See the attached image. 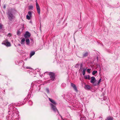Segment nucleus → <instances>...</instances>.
<instances>
[{"instance_id": "42", "label": "nucleus", "mask_w": 120, "mask_h": 120, "mask_svg": "<svg viewBox=\"0 0 120 120\" xmlns=\"http://www.w3.org/2000/svg\"><path fill=\"white\" fill-rule=\"evenodd\" d=\"M103 95H104V93H103Z\"/></svg>"}, {"instance_id": "15", "label": "nucleus", "mask_w": 120, "mask_h": 120, "mask_svg": "<svg viewBox=\"0 0 120 120\" xmlns=\"http://www.w3.org/2000/svg\"><path fill=\"white\" fill-rule=\"evenodd\" d=\"M14 108V107L13 106L12 104H11L9 105V109L10 110H12Z\"/></svg>"}, {"instance_id": "28", "label": "nucleus", "mask_w": 120, "mask_h": 120, "mask_svg": "<svg viewBox=\"0 0 120 120\" xmlns=\"http://www.w3.org/2000/svg\"><path fill=\"white\" fill-rule=\"evenodd\" d=\"M46 90L47 93L49 94V89L48 88H47L46 89Z\"/></svg>"}, {"instance_id": "35", "label": "nucleus", "mask_w": 120, "mask_h": 120, "mask_svg": "<svg viewBox=\"0 0 120 120\" xmlns=\"http://www.w3.org/2000/svg\"><path fill=\"white\" fill-rule=\"evenodd\" d=\"M8 35H9V36H11V34L10 33H9L8 34Z\"/></svg>"}, {"instance_id": "4", "label": "nucleus", "mask_w": 120, "mask_h": 120, "mask_svg": "<svg viewBox=\"0 0 120 120\" xmlns=\"http://www.w3.org/2000/svg\"><path fill=\"white\" fill-rule=\"evenodd\" d=\"M91 80L90 82L92 83L93 85L94 86V84L96 82V80L95 77L94 76H92L91 78Z\"/></svg>"}, {"instance_id": "41", "label": "nucleus", "mask_w": 120, "mask_h": 120, "mask_svg": "<svg viewBox=\"0 0 120 120\" xmlns=\"http://www.w3.org/2000/svg\"><path fill=\"white\" fill-rule=\"evenodd\" d=\"M48 72H45V73H48Z\"/></svg>"}, {"instance_id": "26", "label": "nucleus", "mask_w": 120, "mask_h": 120, "mask_svg": "<svg viewBox=\"0 0 120 120\" xmlns=\"http://www.w3.org/2000/svg\"><path fill=\"white\" fill-rule=\"evenodd\" d=\"M33 102L31 101H29L28 102V104L30 105H31L32 104Z\"/></svg>"}, {"instance_id": "21", "label": "nucleus", "mask_w": 120, "mask_h": 120, "mask_svg": "<svg viewBox=\"0 0 120 120\" xmlns=\"http://www.w3.org/2000/svg\"><path fill=\"white\" fill-rule=\"evenodd\" d=\"M97 72V71H94L92 73V75H94Z\"/></svg>"}, {"instance_id": "7", "label": "nucleus", "mask_w": 120, "mask_h": 120, "mask_svg": "<svg viewBox=\"0 0 120 120\" xmlns=\"http://www.w3.org/2000/svg\"><path fill=\"white\" fill-rule=\"evenodd\" d=\"M71 86L73 88L74 90L76 92L78 91L76 85L72 83H71Z\"/></svg>"}, {"instance_id": "39", "label": "nucleus", "mask_w": 120, "mask_h": 120, "mask_svg": "<svg viewBox=\"0 0 120 120\" xmlns=\"http://www.w3.org/2000/svg\"><path fill=\"white\" fill-rule=\"evenodd\" d=\"M97 60H98V57H97Z\"/></svg>"}, {"instance_id": "13", "label": "nucleus", "mask_w": 120, "mask_h": 120, "mask_svg": "<svg viewBox=\"0 0 120 120\" xmlns=\"http://www.w3.org/2000/svg\"><path fill=\"white\" fill-rule=\"evenodd\" d=\"M26 44L27 45H29L30 43V41L29 39L28 38L26 39Z\"/></svg>"}, {"instance_id": "12", "label": "nucleus", "mask_w": 120, "mask_h": 120, "mask_svg": "<svg viewBox=\"0 0 120 120\" xmlns=\"http://www.w3.org/2000/svg\"><path fill=\"white\" fill-rule=\"evenodd\" d=\"M49 99L50 101L54 105H56V103L54 100L50 98H49Z\"/></svg>"}, {"instance_id": "33", "label": "nucleus", "mask_w": 120, "mask_h": 120, "mask_svg": "<svg viewBox=\"0 0 120 120\" xmlns=\"http://www.w3.org/2000/svg\"><path fill=\"white\" fill-rule=\"evenodd\" d=\"M6 5L5 4H4L3 7V8H4L5 9L6 8Z\"/></svg>"}, {"instance_id": "1", "label": "nucleus", "mask_w": 120, "mask_h": 120, "mask_svg": "<svg viewBox=\"0 0 120 120\" xmlns=\"http://www.w3.org/2000/svg\"><path fill=\"white\" fill-rule=\"evenodd\" d=\"M15 11L14 9H11L8 10L7 13L8 19L10 21L15 20V17L14 16Z\"/></svg>"}, {"instance_id": "2", "label": "nucleus", "mask_w": 120, "mask_h": 120, "mask_svg": "<svg viewBox=\"0 0 120 120\" xmlns=\"http://www.w3.org/2000/svg\"><path fill=\"white\" fill-rule=\"evenodd\" d=\"M50 80L52 81H54L55 79V74L53 72H49V73Z\"/></svg>"}, {"instance_id": "36", "label": "nucleus", "mask_w": 120, "mask_h": 120, "mask_svg": "<svg viewBox=\"0 0 120 120\" xmlns=\"http://www.w3.org/2000/svg\"><path fill=\"white\" fill-rule=\"evenodd\" d=\"M62 85H64V86H66V84L64 83H63L62 84Z\"/></svg>"}, {"instance_id": "34", "label": "nucleus", "mask_w": 120, "mask_h": 120, "mask_svg": "<svg viewBox=\"0 0 120 120\" xmlns=\"http://www.w3.org/2000/svg\"><path fill=\"white\" fill-rule=\"evenodd\" d=\"M82 64H81V65H80V67H80V69H81L82 68Z\"/></svg>"}, {"instance_id": "8", "label": "nucleus", "mask_w": 120, "mask_h": 120, "mask_svg": "<svg viewBox=\"0 0 120 120\" xmlns=\"http://www.w3.org/2000/svg\"><path fill=\"white\" fill-rule=\"evenodd\" d=\"M2 44H4V45L7 46H10L11 45L10 43L7 41H6L2 43Z\"/></svg>"}, {"instance_id": "43", "label": "nucleus", "mask_w": 120, "mask_h": 120, "mask_svg": "<svg viewBox=\"0 0 120 120\" xmlns=\"http://www.w3.org/2000/svg\"><path fill=\"white\" fill-rule=\"evenodd\" d=\"M57 116H58V115H57Z\"/></svg>"}, {"instance_id": "16", "label": "nucleus", "mask_w": 120, "mask_h": 120, "mask_svg": "<svg viewBox=\"0 0 120 120\" xmlns=\"http://www.w3.org/2000/svg\"><path fill=\"white\" fill-rule=\"evenodd\" d=\"M35 53V52L34 51H31L30 53V57H31L33 56L34 55Z\"/></svg>"}, {"instance_id": "3", "label": "nucleus", "mask_w": 120, "mask_h": 120, "mask_svg": "<svg viewBox=\"0 0 120 120\" xmlns=\"http://www.w3.org/2000/svg\"><path fill=\"white\" fill-rule=\"evenodd\" d=\"M50 106L52 110H53L54 112H56L57 111L58 114H59V111L57 109V108L55 105H54L53 104L50 103Z\"/></svg>"}, {"instance_id": "24", "label": "nucleus", "mask_w": 120, "mask_h": 120, "mask_svg": "<svg viewBox=\"0 0 120 120\" xmlns=\"http://www.w3.org/2000/svg\"><path fill=\"white\" fill-rule=\"evenodd\" d=\"M33 7L32 6L30 5L29 6V10H33Z\"/></svg>"}, {"instance_id": "6", "label": "nucleus", "mask_w": 120, "mask_h": 120, "mask_svg": "<svg viewBox=\"0 0 120 120\" xmlns=\"http://www.w3.org/2000/svg\"><path fill=\"white\" fill-rule=\"evenodd\" d=\"M31 35L30 34L28 31H26L24 34V37L26 38H29Z\"/></svg>"}, {"instance_id": "11", "label": "nucleus", "mask_w": 120, "mask_h": 120, "mask_svg": "<svg viewBox=\"0 0 120 120\" xmlns=\"http://www.w3.org/2000/svg\"><path fill=\"white\" fill-rule=\"evenodd\" d=\"M91 88V86L88 85H85L84 87V88L85 89L88 90Z\"/></svg>"}, {"instance_id": "5", "label": "nucleus", "mask_w": 120, "mask_h": 120, "mask_svg": "<svg viewBox=\"0 0 120 120\" xmlns=\"http://www.w3.org/2000/svg\"><path fill=\"white\" fill-rule=\"evenodd\" d=\"M36 5L38 13L39 14H40V8L38 3L37 1L36 2Z\"/></svg>"}, {"instance_id": "27", "label": "nucleus", "mask_w": 120, "mask_h": 120, "mask_svg": "<svg viewBox=\"0 0 120 120\" xmlns=\"http://www.w3.org/2000/svg\"><path fill=\"white\" fill-rule=\"evenodd\" d=\"M79 65V64H76L75 65V67L76 68H78Z\"/></svg>"}, {"instance_id": "31", "label": "nucleus", "mask_w": 120, "mask_h": 120, "mask_svg": "<svg viewBox=\"0 0 120 120\" xmlns=\"http://www.w3.org/2000/svg\"><path fill=\"white\" fill-rule=\"evenodd\" d=\"M3 27V25L0 23V30L2 29Z\"/></svg>"}, {"instance_id": "32", "label": "nucleus", "mask_w": 120, "mask_h": 120, "mask_svg": "<svg viewBox=\"0 0 120 120\" xmlns=\"http://www.w3.org/2000/svg\"><path fill=\"white\" fill-rule=\"evenodd\" d=\"M20 32L19 31H18L17 32V34L18 35H20Z\"/></svg>"}, {"instance_id": "40", "label": "nucleus", "mask_w": 120, "mask_h": 120, "mask_svg": "<svg viewBox=\"0 0 120 120\" xmlns=\"http://www.w3.org/2000/svg\"><path fill=\"white\" fill-rule=\"evenodd\" d=\"M30 23H32V21H30Z\"/></svg>"}, {"instance_id": "25", "label": "nucleus", "mask_w": 120, "mask_h": 120, "mask_svg": "<svg viewBox=\"0 0 120 120\" xmlns=\"http://www.w3.org/2000/svg\"><path fill=\"white\" fill-rule=\"evenodd\" d=\"M31 17L28 15H27L26 16V18L28 20H30V18Z\"/></svg>"}, {"instance_id": "20", "label": "nucleus", "mask_w": 120, "mask_h": 120, "mask_svg": "<svg viewBox=\"0 0 120 120\" xmlns=\"http://www.w3.org/2000/svg\"><path fill=\"white\" fill-rule=\"evenodd\" d=\"M86 70V69H83L82 71V74L83 75H84L85 74Z\"/></svg>"}, {"instance_id": "37", "label": "nucleus", "mask_w": 120, "mask_h": 120, "mask_svg": "<svg viewBox=\"0 0 120 120\" xmlns=\"http://www.w3.org/2000/svg\"><path fill=\"white\" fill-rule=\"evenodd\" d=\"M26 68H30L29 67H27Z\"/></svg>"}, {"instance_id": "23", "label": "nucleus", "mask_w": 120, "mask_h": 120, "mask_svg": "<svg viewBox=\"0 0 120 120\" xmlns=\"http://www.w3.org/2000/svg\"><path fill=\"white\" fill-rule=\"evenodd\" d=\"M80 120H86V118L85 117H80Z\"/></svg>"}, {"instance_id": "14", "label": "nucleus", "mask_w": 120, "mask_h": 120, "mask_svg": "<svg viewBox=\"0 0 120 120\" xmlns=\"http://www.w3.org/2000/svg\"><path fill=\"white\" fill-rule=\"evenodd\" d=\"M113 119L112 117L109 116L107 117L106 119H105V120H113Z\"/></svg>"}, {"instance_id": "10", "label": "nucleus", "mask_w": 120, "mask_h": 120, "mask_svg": "<svg viewBox=\"0 0 120 120\" xmlns=\"http://www.w3.org/2000/svg\"><path fill=\"white\" fill-rule=\"evenodd\" d=\"M101 78L99 80L98 82L96 81V82L94 84V86H98V85L99 83L101 82Z\"/></svg>"}, {"instance_id": "19", "label": "nucleus", "mask_w": 120, "mask_h": 120, "mask_svg": "<svg viewBox=\"0 0 120 120\" xmlns=\"http://www.w3.org/2000/svg\"><path fill=\"white\" fill-rule=\"evenodd\" d=\"M85 79H88L90 80V76L89 75H86L85 76Z\"/></svg>"}, {"instance_id": "9", "label": "nucleus", "mask_w": 120, "mask_h": 120, "mask_svg": "<svg viewBox=\"0 0 120 120\" xmlns=\"http://www.w3.org/2000/svg\"><path fill=\"white\" fill-rule=\"evenodd\" d=\"M8 114L9 115H8V116L9 117L11 118L12 117H13L14 116L13 113H11L10 111H8Z\"/></svg>"}, {"instance_id": "30", "label": "nucleus", "mask_w": 120, "mask_h": 120, "mask_svg": "<svg viewBox=\"0 0 120 120\" xmlns=\"http://www.w3.org/2000/svg\"><path fill=\"white\" fill-rule=\"evenodd\" d=\"M107 97L106 96H104L103 97V99L104 100H105L107 99Z\"/></svg>"}, {"instance_id": "38", "label": "nucleus", "mask_w": 120, "mask_h": 120, "mask_svg": "<svg viewBox=\"0 0 120 120\" xmlns=\"http://www.w3.org/2000/svg\"><path fill=\"white\" fill-rule=\"evenodd\" d=\"M18 45L19 46H21V45L20 44H18Z\"/></svg>"}, {"instance_id": "17", "label": "nucleus", "mask_w": 120, "mask_h": 120, "mask_svg": "<svg viewBox=\"0 0 120 120\" xmlns=\"http://www.w3.org/2000/svg\"><path fill=\"white\" fill-rule=\"evenodd\" d=\"M88 55V52H86L83 55V57H86Z\"/></svg>"}, {"instance_id": "22", "label": "nucleus", "mask_w": 120, "mask_h": 120, "mask_svg": "<svg viewBox=\"0 0 120 120\" xmlns=\"http://www.w3.org/2000/svg\"><path fill=\"white\" fill-rule=\"evenodd\" d=\"M28 14L29 15L30 17H32V15L31 12L30 11H29L28 12Z\"/></svg>"}, {"instance_id": "18", "label": "nucleus", "mask_w": 120, "mask_h": 120, "mask_svg": "<svg viewBox=\"0 0 120 120\" xmlns=\"http://www.w3.org/2000/svg\"><path fill=\"white\" fill-rule=\"evenodd\" d=\"M25 41V39L24 38H22L21 40V43L22 44H24Z\"/></svg>"}, {"instance_id": "29", "label": "nucleus", "mask_w": 120, "mask_h": 120, "mask_svg": "<svg viewBox=\"0 0 120 120\" xmlns=\"http://www.w3.org/2000/svg\"><path fill=\"white\" fill-rule=\"evenodd\" d=\"M91 69H88L87 70V72L89 73H90V71Z\"/></svg>"}]
</instances>
